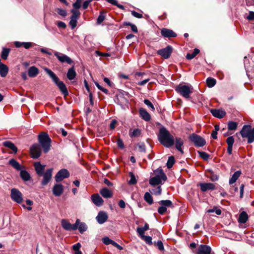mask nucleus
<instances>
[{
  "mask_svg": "<svg viewBox=\"0 0 254 254\" xmlns=\"http://www.w3.org/2000/svg\"><path fill=\"white\" fill-rule=\"evenodd\" d=\"M108 215L107 213L103 211H99L96 217V220L100 224L104 223L108 219Z\"/></svg>",
  "mask_w": 254,
  "mask_h": 254,
  "instance_id": "obj_16",
  "label": "nucleus"
},
{
  "mask_svg": "<svg viewBox=\"0 0 254 254\" xmlns=\"http://www.w3.org/2000/svg\"><path fill=\"white\" fill-rule=\"evenodd\" d=\"M113 241L111 239H110L109 237H105L104 238H103V242L105 244V245H109V244H112V242Z\"/></svg>",
  "mask_w": 254,
  "mask_h": 254,
  "instance_id": "obj_57",
  "label": "nucleus"
},
{
  "mask_svg": "<svg viewBox=\"0 0 254 254\" xmlns=\"http://www.w3.org/2000/svg\"><path fill=\"white\" fill-rule=\"evenodd\" d=\"M160 175H156L149 180V184L152 186L158 185L161 183L162 181H165L167 180V177L164 173L163 170H159Z\"/></svg>",
  "mask_w": 254,
  "mask_h": 254,
  "instance_id": "obj_6",
  "label": "nucleus"
},
{
  "mask_svg": "<svg viewBox=\"0 0 254 254\" xmlns=\"http://www.w3.org/2000/svg\"><path fill=\"white\" fill-rule=\"evenodd\" d=\"M241 174V171L239 170L235 172L229 181V183L232 185L235 183Z\"/></svg>",
  "mask_w": 254,
  "mask_h": 254,
  "instance_id": "obj_31",
  "label": "nucleus"
},
{
  "mask_svg": "<svg viewBox=\"0 0 254 254\" xmlns=\"http://www.w3.org/2000/svg\"><path fill=\"white\" fill-rule=\"evenodd\" d=\"M139 114L140 117L145 121H150L151 117L149 114L144 109H139Z\"/></svg>",
  "mask_w": 254,
  "mask_h": 254,
  "instance_id": "obj_26",
  "label": "nucleus"
},
{
  "mask_svg": "<svg viewBox=\"0 0 254 254\" xmlns=\"http://www.w3.org/2000/svg\"><path fill=\"white\" fill-rule=\"evenodd\" d=\"M9 51H10L9 49L3 48L2 49V51L1 52V58L3 59L6 60L7 58Z\"/></svg>",
  "mask_w": 254,
  "mask_h": 254,
  "instance_id": "obj_44",
  "label": "nucleus"
},
{
  "mask_svg": "<svg viewBox=\"0 0 254 254\" xmlns=\"http://www.w3.org/2000/svg\"><path fill=\"white\" fill-rule=\"evenodd\" d=\"M162 189L160 186L157 187L156 188L152 189V192L155 195H160L161 193Z\"/></svg>",
  "mask_w": 254,
  "mask_h": 254,
  "instance_id": "obj_54",
  "label": "nucleus"
},
{
  "mask_svg": "<svg viewBox=\"0 0 254 254\" xmlns=\"http://www.w3.org/2000/svg\"><path fill=\"white\" fill-rule=\"evenodd\" d=\"M9 163L10 165H11L13 168L16 169L17 170H21V166L19 164V163L15 159H11L9 161Z\"/></svg>",
  "mask_w": 254,
  "mask_h": 254,
  "instance_id": "obj_34",
  "label": "nucleus"
},
{
  "mask_svg": "<svg viewBox=\"0 0 254 254\" xmlns=\"http://www.w3.org/2000/svg\"><path fill=\"white\" fill-rule=\"evenodd\" d=\"M161 33L163 37L166 38L176 37L177 36V34L173 30L167 28H163Z\"/></svg>",
  "mask_w": 254,
  "mask_h": 254,
  "instance_id": "obj_21",
  "label": "nucleus"
},
{
  "mask_svg": "<svg viewBox=\"0 0 254 254\" xmlns=\"http://www.w3.org/2000/svg\"><path fill=\"white\" fill-rule=\"evenodd\" d=\"M91 200L93 203L97 206H101L103 205L104 200L99 194H94L91 196Z\"/></svg>",
  "mask_w": 254,
  "mask_h": 254,
  "instance_id": "obj_19",
  "label": "nucleus"
},
{
  "mask_svg": "<svg viewBox=\"0 0 254 254\" xmlns=\"http://www.w3.org/2000/svg\"><path fill=\"white\" fill-rule=\"evenodd\" d=\"M76 75V72L74 68L73 67H72L70 68L67 71V73L66 74L67 78L70 80H73L74 79Z\"/></svg>",
  "mask_w": 254,
  "mask_h": 254,
  "instance_id": "obj_32",
  "label": "nucleus"
},
{
  "mask_svg": "<svg viewBox=\"0 0 254 254\" xmlns=\"http://www.w3.org/2000/svg\"><path fill=\"white\" fill-rule=\"evenodd\" d=\"M144 199L145 201L147 202L149 205H151L153 203V198L150 193L148 192L145 193L144 195Z\"/></svg>",
  "mask_w": 254,
  "mask_h": 254,
  "instance_id": "obj_37",
  "label": "nucleus"
},
{
  "mask_svg": "<svg viewBox=\"0 0 254 254\" xmlns=\"http://www.w3.org/2000/svg\"><path fill=\"white\" fill-rule=\"evenodd\" d=\"M77 228L78 229L79 232L81 234H83L87 230V226L85 223L81 222L79 220V222L78 223Z\"/></svg>",
  "mask_w": 254,
  "mask_h": 254,
  "instance_id": "obj_33",
  "label": "nucleus"
},
{
  "mask_svg": "<svg viewBox=\"0 0 254 254\" xmlns=\"http://www.w3.org/2000/svg\"><path fill=\"white\" fill-rule=\"evenodd\" d=\"M247 19L249 20H254V12L250 11L249 14L247 16Z\"/></svg>",
  "mask_w": 254,
  "mask_h": 254,
  "instance_id": "obj_60",
  "label": "nucleus"
},
{
  "mask_svg": "<svg viewBox=\"0 0 254 254\" xmlns=\"http://www.w3.org/2000/svg\"><path fill=\"white\" fill-rule=\"evenodd\" d=\"M54 55L61 63H66L68 64H71L72 63V60L65 55L58 52H55Z\"/></svg>",
  "mask_w": 254,
  "mask_h": 254,
  "instance_id": "obj_14",
  "label": "nucleus"
},
{
  "mask_svg": "<svg viewBox=\"0 0 254 254\" xmlns=\"http://www.w3.org/2000/svg\"><path fill=\"white\" fill-rule=\"evenodd\" d=\"M8 71V66L2 64L0 63V75L1 77H4L6 76Z\"/></svg>",
  "mask_w": 254,
  "mask_h": 254,
  "instance_id": "obj_28",
  "label": "nucleus"
},
{
  "mask_svg": "<svg viewBox=\"0 0 254 254\" xmlns=\"http://www.w3.org/2000/svg\"><path fill=\"white\" fill-rule=\"evenodd\" d=\"M142 240H143L147 244L149 245H152V238L150 236H143L141 238Z\"/></svg>",
  "mask_w": 254,
  "mask_h": 254,
  "instance_id": "obj_49",
  "label": "nucleus"
},
{
  "mask_svg": "<svg viewBox=\"0 0 254 254\" xmlns=\"http://www.w3.org/2000/svg\"><path fill=\"white\" fill-rule=\"evenodd\" d=\"M131 14L134 16L135 17H136L137 18H141L143 17V15L141 13H139L136 11H131Z\"/></svg>",
  "mask_w": 254,
  "mask_h": 254,
  "instance_id": "obj_58",
  "label": "nucleus"
},
{
  "mask_svg": "<svg viewBox=\"0 0 254 254\" xmlns=\"http://www.w3.org/2000/svg\"><path fill=\"white\" fill-rule=\"evenodd\" d=\"M138 147V150L141 152H145L146 150V147L143 142H139L137 145Z\"/></svg>",
  "mask_w": 254,
  "mask_h": 254,
  "instance_id": "obj_47",
  "label": "nucleus"
},
{
  "mask_svg": "<svg viewBox=\"0 0 254 254\" xmlns=\"http://www.w3.org/2000/svg\"><path fill=\"white\" fill-rule=\"evenodd\" d=\"M226 142L228 144V146H233L234 142V138L233 136H231L228 137L226 139Z\"/></svg>",
  "mask_w": 254,
  "mask_h": 254,
  "instance_id": "obj_52",
  "label": "nucleus"
},
{
  "mask_svg": "<svg viewBox=\"0 0 254 254\" xmlns=\"http://www.w3.org/2000/svg\"><path fill=\"white\" fill-rule=\"evenodd\" d=\"M158 138L161 144L165 147L169 148L174 144V136L164 127L159 129Z\"/></svg>",
  "mask_w": 254,
  "mask_h": 254,
  "instance_id": "obj_2",
  "label": "nucleus"
},
{
  "mask_svg": "<svg viewBox=\"0 0 254 254\" xmlns=\"http://www.w3.org/2000/svg\"><path fill=\"white\" fill-rule=\"evenodd\" d=\"M212 249L211 247L206 245H200L196 254H211Z\"/></svg>",
  "mask_w": 254,
  "mask_h": 254,
  "instance_id": "obj_17",
  "label": "nucleus"
},
{
  "mask_svg": "<svg viewBox=\"0 0 254 254\" xmlns=\"http://www.w3.org/2000/svg\"><path fill=\"white\" fill-rule=\"evenodd\" d=\"M189 139L196 146L202 147L206 143V141L203 138L195 133L191 134Z\"/></svg>",
  "mask_w": 254,
  "mask_h": 254,
  "instance_id": "obj_8",
  "label": "nucleus"
},
{
  "mask_svg": "<svg viewBox=\"0 0 254 254\" xmlns=\"http://www.w3.org/2000/svg\"><path fill=\"white\" fill-rule=\"evenodd\" d=\"M91 2V0H86L83 3V5H82V7L83 9H86L89 3Z\"/></svg>",
  "mask_w": 254,
  "mask_h": 254,
  "instance_id": "obj_61",
  "label": "nucleus"
},
{
  "mask_svg": "<svg viewBox=\"0 0 254 254\" xmlns=\"http://www.w3.org/2000/svg\"><path fill=\"white\" fill-rule=\"evenodd\" d=\"M56 12L60 15L65 16L67 15V12L65 10L61 8H57L56 9Z\"/></svg>",
  "mask_w": 254,
  "mask_h": 254,
  "instance_id": "obj_48",
  "label": "nucleus"
},
{
  "mask_svg": "<svg viewBox=\"0 0 254 254\" xmlns=\"http://www.w3.org/2000/svg\"><path fill=\"white\" fill-rule=\"evenodd\" d=\"M238 124L235 122H230L228 124V128L229 130H234L236 129Z\"/></svg>",
  "mask_w": 254,
  "mask_h": 254,
  "instance_id": "obj_42",
  "label": "nucleus"
},
{
  "mask_svg": "<svg viewBox=\"0 0 254 254\" xmlns=\"http://www.w3.org/2000/svg\"><path fill=\"white\" fill-rule=\"evenodd\" d=\"M174 143L175 144L176 149L180 151L181 154H183L184 151L182 148V146L184 144L183 140L180 137H176L175 139H174Z\"/></svg>",
  "mask_w": 254,
  "mask_h": 254,
  "instance_id": "obj_22",
  "label": "nucleus"
},
{
  "mask_svg": "<svg viewBox=\"0 0 254 254\" xmlns=\"http://www.w3.org/2000/svg\"><path fill=\"white\" fill-rule=\"evenodd\" d=\"M81 247V245L79 243H76L72 246L73 250L75 252L79 251Z\"/></svg>",
  "mask_w": 254,
  "mask_h": 254,
  "instance_id": "obj_59",
  "label": "nucleus"
},
{
  "mask_svg": "<svg viewBox=\"0 0 254 254\" xmlns=\"http://www.w3.org/2000/svg\"><path fill=\"white\" fill-rule=\"evenodd\" d=\"M105 16L102 14V13H100V14L99 15L97 19V23L98 24H101L105 19Z\"/></svg>",
  "mask_w": 254,
  "mask_h": 254,
  "instance_id": "obj_56",
  "label": "nucleus"
},
{
  "mask_svg": "<svg viewBox=\"0 0 254 254\" xmlns=\"http://www.w3.org/2000/svg\"><path fill=\"white\" fill-rule=\"evenodd\" d=\"M199 186L202 191H206L207 190H213L215 188V185L211 183H200Z\"/></svg>",
  "mask_w": 254,
  "mask_h": 254,
  "instance_id": "obj_23",
  "label": "nucleus"
},
{
  "mask_svg": "<svg viewBox=\"0 0 254 254\" xmlns=\"http://www.w3.org/2000/svg\"><path fill=\"white\" fill-rule=\"evenodd\" d=\"M248 219V215L245 211H242L239 215L238 222L244 224Z\"/></svg>",
  "mask_w": 254,
  "mask_h": 254,
  "instance_id": "obj_30",
  "label": "nucleus"
},
{
  "mask_svg": "<svg viewBox=\"0 0 254 254\" xmlns=\"http://www.w3.org/2000/svg\"><path fill=\"white\" fill-rule=\"evenodd\" d=\"M82 0H76V1L73 3V6L74 8L78 10L81 7V3Z\"/></svg>",
  "mask_w": 254,
  "mask_h": 254,
  "instance_id": "obj_55",
  "label": "nucleus"
},
{
  "mask_svg": "<svg viewBox=\"0 0 254 254\" xmlns=\"http://www.w3.org/2000/svg\"><path fill=\"white\" fill-rule=\"evenodd\" d=\"M57 25L59 28H65L66 27L65 23L62 21H58Z\"/></svg>",
  "mask_w": 254,
  "mask_h": 254,
  "instance_id": "obj_64",
  "label": "nucleus"
},
{
  "mask_svg": "<svg viewBox=\"0 0 254 254\" xmlns=\"http://www.w3.org/2000/svg\"><path fill=\"white\" fill-rule=\"evenodd\" d=\"M117 145L119 147L123 148L124 147V144L121 139H119L117 140Z\"/></svg>",
  "mask_w": 254,
  "mask_h": 254,
  "instance_id": "obj_62",
  "label": "nucleus"
},
{
  "mask_svg": "<svg viewBox=\"0 0 254 254\" xmlns=\"http://www.w3.org/2000/svg\"><path fill=\"white\" fill-rule=\"evenodd\" d=\"M198 153L199 156L205 161L208 160L210 157L209 154L205 152L198 151Z\"/></svg>",
  "mask_w": 254,
  "mask_h": 254,
  "instance_id": "obj_45",
  "label": "nucleus"
},
{
  "mask_svg": "<svg viewBox=\"0 0 254 254\" xmlns=\"http://www.w3.org/2000/svg\"><path fill=\"white\" fill-rule=\"evenodd\" d=\"M3 145L5 147L11 149L14 153H16L17 152V148L16 146L14 145V143L10 141H6L3 142Z\"/></svg>",
  "mask_w": 254,
  "mask_h": 254,
  "instance_id": "obj_29",
  "label": "nucleus"
},
{
  "mask_svg": "<svg viewBox=\"0 0 254 254\" xmlns=\"http://www.w3.org/2000/svg\"><path fill=\"white\" fill-rule=\"evenodd\" d=\"M71 12L72 14L70 17L69 24L71 29H74L76 26L77 20L80 14V12L78 10L74 9H71Z\"/></svg>",
  "mask_w": 254,
  "mask_h": 254,
  "instance_id": "obj_13",
  "label": "nucleus"
},
{
  "mask_svg": "<svg viewBox=\"0 0 254 254\" xmlns=\"http://www.w3.org/2000/svg\"><path fill=\"white\" fill-rule=\"evenodd\" d=\"M192 89L193 87L190 85L179 84L176 87V90L185 98H189Z\"/></svg>",
  "mask_w": 254,
  "mask_h": 254,
  "instance_id": "obj_5",
  "label": "nucleus"
},
{
  "mask_svg": "<svg viewBox=\"0 0 254 254\" xmlns=\"http://www.w3.org/2000/svg\"><path fill=\"white\" fill-rule=\"evenodd\" d=\"M199 52V50L198 49H194L193 52L191 53H188L186 56V58L188 60H191L194 58L196 55Z\"/></svg>",
  "mask_w": 254,
  "mask_h": 254,
  "instance_id": "obj_38",
  "label": "nucleus"
},
{
  "mask_svg": "<svg viewBox=\"0 0 254 254\" xmlns=\"http://www.w3.org/2000/svg\"><path fill=\"white\" fill-rule=\"evenodd\" d=\"M245 137L248 138V143H252L254 141V127L252 128Z\"/></svg>",
  "mask_w": 254,
  "mask_h": 254,
  "instance_id": "obj_36",
  "label": "nucleus"
},
{
  "mask_svg": "<svg viewBox=\"0 0 254 254\" xmlns=\"http://www.w3.org/2000/svg\"><path fill=\"white\" fill-rule=\"evenodd\" d=\"M69 176V172L66 169H62L56 174L55 176V179L57 182H60L64 179L68 178Z\"/></svg>",
  "mask_w": 254,
  "mask_h": 254,
  "instance_id": "obj_11",
  "label": "nucleus"
},
{
  "mask_svg": "<svg viewBox=\"0 0 254 254\" xmlns=\"http://www.w3.org/2000/svg\"><path fill=\"white\" fill-rule=\"evenodd\" d=\"M108 2L117 6L118 7L121 9H124V6L118 3V1L116 0H106Z\"/></svg>",
  "mask_w": 254,
  "mask_h": 254,
  "instance_id": "obj_46",
  "label": "nucleus"
},
{
  "mask_svg": "<svg viewBox=\"0 0 254 254\" xmlns=\"http://www.w3.org/2000/svg\"><path fill=\"white\" fill-rule=\"evenodd\" d=\"M216 80L212 77H208L206 79V83L208 87L211 88L216 84Z\"/></svg>",
  "mask_w": 254,
  "mask_h": 254,
  "instance_id": "obj_39",
  "label": "nucleus"
},
{
  "mask_svg": "<svg viewBox=\"0 0 254 254\" xmlns=\"http://www.w3.org/2000/svg\"><path fill=\"white\" fill-rule=\"evenodd\" d=\"M44 70L52 78L53 82H55V83L57 85V86L59 87L60 91L64 94V95H67L68 94V92L65 84L63 81H60L58 77L51 69L47 67H45L44 68Z\"/></svg>",
  "mask_w": 254,
  "mask_h": 254,
  "instance_id": "obj_3",
  "label": "nucleus"
},
{
  "mask_svg": "<svg viewBox=\"0 0 254 254\" xmlns=\"http://www.w3.org/2000/svg\"><path fill=\"white\" fill-rule=\"evenodd\" d=\"M158 203L160 205L158 208V212L160 214H163L167 211V207H173V203L170 200H162Z\"/></svg>",
  "mask_w": 254,
  "mask_h": 254,
  "instance_id": "obj_9",
  "label": "nucleus"
},
{
  "mask_svg": "<svg viewBox=\"0 0 254 254\" xmlns=\"http://www.w3.org/2000/svg\"><path fill=\"white\" fill-rule=\"evenodd\" d=\"M210 111L214 117L219 119L223 118L226 115L225 111L222 109H211Z\"/></svg>",
  "mask_w": 254,
  "mask_h": 254,
  "instance_id": "obj_18",
  "label": "nucleus"
},
{
  "mask_svg": "<svg viewBox=\"0 0 254 254\" xmlns=\"http://www.w3.org/2000/svg\"><path fill=\"white\" fill-rule=\"evenodd\" d=\"M31 156L34 159L38 158L41 155V147L38 143L34 144L30 147Z\"/></svg>",
  "mask_w": 254,
  "mask_h": 254,
  "instance_id": "obj_12",
  "label": "nucleus"
},
{
  "mask_svg": "<svg viewBox=\"0 0 254 254\" xmlns=\"http://www.w3.org/2000/svg\"><path fill=\"white\" fill-rule=\"evenodd\" d=\"M39 72V69L35 66H32L29 67L28 74L29 76L31 77H34L36 76Z\"/></svg>",
  "mask_w": 254,
  "mask_h": 254,
  "instance_id": "obj_25",
  "label": "nucleus"
},
{
  "mask_svg": "<svg viewBox=\"0 0 254 254\" xmlns=\"http://www.w3.org/2000/svg\"><path fill=\"white\" fill-rule=\"evenodd\" d=\"M129 177L130 178L128 183L129 185H135L137 183V180L133 173L130 172L129 173Z\"/></svg>",
  "mask_w": 254,
  "mask_h": 254,
  "instance_id": "obj_40",
  "label": "nucleus"
},
{
  "mask_svg": "<svg viewBox=\"0 0 254 254\" xmlns=\"http://www.w3.org/2000/svg\"><path fill=\"white\" fill-rule=\"evenodd\" d=\"M64 191V187L61 184H55L53 188V193L56 196H60Z\"/></svg>",
  "mask_w": 254,
  "mask_h": 254,
  "instance_id": "obj_20",
  "label": "nucleus"
},
{
  "mask_svg": "<svg viewBox=\"0 0 254 254\" xmlns=\"http://www.w3.org/2000/svg\"><path fill=\"white\" fill-rule=\"evenodd\" d=\"M136 231L141 238L143 236H145L144 234L145 231L143 229L142 227H138L136 229Z\"/></svg>",
  "mask_w": 254,
  "mask_h": 254,
  "instance_id": "obj_53",
  "label": "nucleus"
},
{
  "mask_svg": "<svg viewBox=\"0 0 254 254\" xmlns=\"http://www.w3.org/2000/svg\"><path fill=\"white\" fill-rule=\"evenodd\" d=\"M144 104L147 105L152 111H154L155 108L152 103L148 99L144 100Z\"/></svg>",
  "mask_w": 254,
  "mask_h": 254,
  "instance_id": "obj_51",
  "label": "nucleus"
},
{
  "mask_svg": "<svg viewBox=\"0 0 254 254\" xmlns=\"http://www.w3.org/2000/svg\"><path fill=\"white\" fill-rule=\"evenodd\" d=\"M10 197L13 201L17 203H21L23 201L22 193L16 188L11 190Z\"/></svg>",
  "mask_w": 254,
  "mask_h": 254,
  "instance_id": "obj_7",
  "label": "nucleus"
},
{
  "mask_svg": "<svg viewBox=\"0 0 254 254\" xmlns=\"http://www.w3.org/2000/svg\"><path fill=\"white\" fill-rule=\"evenodd\" d=\"M39 145L42 147L45 153H48L51 147V139L47 132H42L38 135Z\"/></svg>",
  "mask_w": 254,
  "mask_h": 254,
  "instance_id": "obj_4",
  "label": "nucleus"
},
{
  "mask_svg": "<svg viewBox=\"0 0 254 254\" xmlns=\"http://www.w3.org/2000/svg\"><path fill=\"white\" fill-rule=\"evenodd\" d=\"M251 126L250 125H244L240 133L241 136L243 138H245V137L247 135V134L249 133V132L252 130Z\"/></svg>",
  "mask_w": 254,
  "mask_h": 254,
  "instance_id": "obj_27",
  "label": "nucleus"
},
{
  "mask_svg": "<svg viewBox=\"0 0 254 254\" xmlns=\"http://www.w3.org/2000/svg\"><path fill=\"white\" fill-rule=\"evenodd\" d=\"M119 206L121 208H125L126 207V203L125 202L122 200V199H121L120 200V201H119Z\"/></svg>",
  "mask_w": 254,
  "mask_h": 254,
  "instance_id": "obj_63",
  "label": "nucleus"
},
{
  "mask_svg": "<svg viewBox=\"0 0 254 254\" xmlns=\"http://www.w3.org/2000/svg\"><path fill=\"white\" fill-rule=\"evenodd\" d=\"M79 222V219H76L75 223L73 224H71L67 220L63 219L61 221V224L63 228L66 231H74L77 229Z\"/></svg>",
  "mask_w": 254,
  "mask_h": 254,
  "instance_id": "obj_10",
  "label": "nucleus"
},
{
  "mask_svg": "<svg viewBox=\"0 0 254 254\" xmlns=\"http://www.w3.org/2000/svg\"><path fill=\"white\" fill-rule=\"evenodd\" d=\"M36 173L39 176H43V179L41 181V185H47L52 179L53 169L50 168L44 172L46 165H42L40 162H36L34 164Z\"/></svg>",
  "mask_w": 254,
  "mask_h": 254,
  "instance_id": "obj_1",
  "label": "nucleus"
},
{
  "mask_svg": "<svg viewBox=\"0 0 254 254\" xmlns=\"http://www.w3.org/2000/svg\"><path fill=\"white\" fill-rule=\"evenodd\" d=\"M172 52V47L170 46H168L166 48L158 51L157 53L165 59H168L170 57Z\"/></svg>",
  "mask_w": 254,
  "mask_h": 254,
  "instance_id": "obj_15",
  "label": "nucleus"
},
{
  "mask_svg": "<svg viewBox=\"0 0 254 254\" xmlns=\"http://www.w3.org/2000/svg\"><path fill=\"white\" fill-rule=\"evenodd\" d=\"M175 163V158L174 156H172L168 158L167 162V168L170 169L172 167L173 165Z\"/></svg>",
  "mask_w": 254,
  "mask_h": 254,
  "instance_id": "obj_43",
  "label": "nucleus"
},
{
  "mask_svg": "<svg viewBox=\"0 0 254 254\" xmlns=\"http://www.w3.org/2000/svg\"><path fill=\"white\" fill-rule=\"evenodd\" d=\"M20 177L24 181H28L30 179V176L29 173L25 170H21Z\"/></svg>",
  "mask_w": 254,
  "mask_h": 254,
  "instance_id": "obj_35",
  "label": "nucleus"
},
{
  "mask_svg": "<svg viewBox=\"0 0 254 254\" xmlns=\"http://www.w3.org/2000/svg\"><path fill=\"white\" fill-rule=\"evenodd\" d=\"M141 134V130L139 128H135L133 129L132 132H129V135L131 137H135L139 136Z\"/></svg>",
  "mask_w": 254,
  "mask_h": 254,
  "instance_id": "obj_41",
  "label": "nucleus"
},
{
  "mask_svg": "<svg viewBox=\"0 0 254 254\" xmlns=\"http://www.w3.org/2000/svg\"><path fill=\"white\" fill-rule=\"evenodd\" d=\"M100 193L104 198H110L113 195L112 192L106 188H104L100 190Z\"/></svg>",
  "mask_w": 254,
  "mask_h": 254,
  "instance_id": "obj_24",
  "label": "nucleus"
},
{
  "mask_svg": "<svg viewBox=\"0 0 254 254\" xmlns=\"http://www.w3.org/2000/svg\"><path fill=\"white\" fill-rule=\"evenodd\" d=\"M154 245L156 246L160 251H163L164 250L163 244L160 240H158L156 242H154Z\"/></svg>",
  "mask_w": 254,
  "mask_h": 254,
  "instance_id": "obj_50",
  "label": "nucleus"
}]
</instances>
